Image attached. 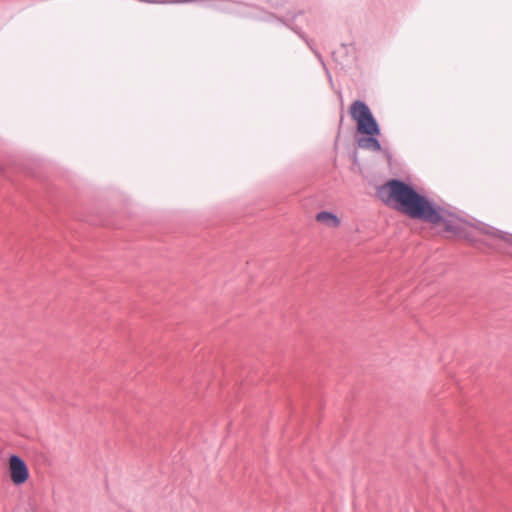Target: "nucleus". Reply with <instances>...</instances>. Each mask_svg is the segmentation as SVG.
<instances>
[{
    "instance_id": "nucleus-1",
    "label": "nucleus",
    "mask_w": 512,
    "mask_h": 512,
    "mask_svg": "<svg viewBox=\"0 0 512 512\" xmlns=\"http://www.w3.org/2000/svg\"><path fill=\"white\" fill-rule=\"evenodd\" d=\"M376 198L387 207L412 220L427 223L431 228L442 226L439 233L450 234L470 242H477L473 230L495 240L512 241V234L499 230L482 221L469 222L455 212L439 205L422 189L402 178H389L376 188Z\"/></svg>"
},
{
    "instance_id": "nucleus-2",
    "label": "nucleus",
    "mask_w": 512,
    "mask_h": 512,
    "mask_svg": "<svg viewBox=\"0 0 512 512\" xmlns=\"http://www.w3.org/2000/svg\"><path fill=\"white\" fill-rule=\"evenodd\" d=\"M349 114L356 122L357 133L361 135L357 139V145L360 148L381 152L382 145L378 140L381 129L368 104L360 99L353 101L349 107Z\"/></svg>"
},
{
    "instance_id": "nucleus-3",
    "label": "nucleus",
    "mask_w": 512,
    "mask_h": 512,
    "mask_svg": "<svg viewBox=\"0 0 512 512\" xmlns=\"http://www.w3.org/2000/svg\"><path fill=\"white\" fill-rule=\"evenodd\" d=\"M9 473L11 481L16 486L24 484L30 476L25 460L17 454H11L9 457Z\"/></svg>"
},
{
    "instance_id": "nucleus-4",
    "label": "nucleus",
    "mask_w": 512,
    "mask_h": 512,
    "mask_svg": "<svg viewBox=\"0 0 512 512\" xmlns=\"http://www.w3.org/2000/svg\"><path fill=\"white\" fill-rule=\"evenodd\" d=\"M316 221L327 225L328 227L336 228L341 224L340 218L331 211L322 210L315 216Z\"/></svg>"
},
{
    "instance_id": "nucleus-5",
    "label": "nucleus",
    "mask_w": 512,
    "mask_h": 512,
    "mask_svg": "<svg viewBox=\"0 0 512 512\" xmlns=\"http://www.w3.org/2000/svg\"><path fill=\"white\" fill-rule=\"evenodd\" d=\"M283 23L285 25H287L288 27H290L301 39H303L306 44L308 45V47L310 48L311 51H313V53L315 54V56L319 59V60H322V55L321 53L315 48V42L314 40L312 39H309L307 37V35L301 30V28H299L297 25H289L287 24L286 22L283 21Z\"/></svg>"
},
{
    "instance_id": "nucleus-6",
    "label": "nucleus",
    "mask_w": 512,
    "mask_h": 512,
    "mask_svg": "<svg viewBox=\"0 0 512 512\" xmlns=\"http://www.w3.org/2000/svg\"><path fill=\"white\" fill-rule=\"evenodd\" d=\"M203 0H161L159 4H187L202 2Z\"/></svg>"
},
{
    "instance_id": "nucleus-7",
    "label": "nucleus",
    "mask_w": 512,
    "mask_h": 512,
    "mask_svg": "<svg viewBox=\"0 0 512 512\" xmlns=\"http://www.w3.org/2000/svg\"><path fill=\"white\" fill-rule=\"evenodd\" d=\"M341 47L345 49L346 55H348L350 49H352L354 52H356L355 43H350V44L342 43Z\"/></svg>"
},
{
    "instance_id": "nucleus-8",
    "label": "nucleus",
    "mask_w": 512,
    "mask_h": 512,
    "mask_svg": "<svg viewBox=\"0 0 512 512\" xmlns=\"http://www.w3.org/2000/svg\"><path fill=\"white\" fill-rule=\"evenodd\" d=\"M343 121H344V111L342 110L341 111V114H340V121H339V126H338V136L340 135L341 133V130H342V126H343Z\"/></svg>"
},
{
    "instance_id": "nucleus-9",
    "label": "nucleus",
    "mask_w": 512,
    "mask_h": 512,
    "mask_svg": "<svg viewBox=\"0 0 512 512\" xmlns=\"http://www.w3.org/2000/svg\"><path fill=\"white\" fill-rule=\"evenodd\" d=\"M357 160H358V159H357V152L355 151V152L353 153V162L356 164V163H357Z\"/></svg>"
},
{
    "instance_id": "nucleus-10",
    "label": "nucleus",
    "mask_w": 512,
    "mask_h": 512,
    "mask_svg": "<svg viewBox=\"0 0 512 512\" xmlns=\"http://www.w3.org/2000/svg\"><path fill=\"white\" fill-rule=\"evenodd\" d=\"M299 14H302V12L300 11ZM298 13L294 14L292 16V19H291V22L293 23L295 21V18L297 17Z\"/></svg>"
},
{
    "instance_id": "nucleus-11",
    "label": "nucleus",
    "mask_w": 512,
    "mask_h": 512,
    "mask_svg": "<svg viewBox=\"0 0 512 512\" xmlns=\"http://www.w3.org/2000/svg\"><path fill=\"white\" fill-rule=\"evenodd\" d=\"M26 512H35V511H30V510H27Z\"/></svg>"
},
{
    "instance_id": "nucleus-12",
    "label": "nucleus",
    "mask_w": 512,
    "mask_h": 512,
    "mask_svg": "<svg viewBox=\"0 0 512 512\" xmlns=\"http://www.w3.org/2000/svg\"><path fill=\"white\" fill-rule=\"evenodd\" d=\"M0 171H2V168L0 167Z\"/></svg>"
}]
</instances>
